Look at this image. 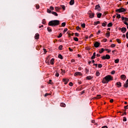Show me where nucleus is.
I'll return each instance as SVG.
<instances>
[{
    "label": "nucleus",
    "instance_id": "f257e3e1",
    "mask_svg": "<svg viewBox=\"0 0 128 128\" xmlns=\"http://www.w3.org/2000/svg\"><path fill=\"white\" fill-rule=\"evenodd\" d=\"M110 80H114V78L110 75H108L103 78L102 82V84H108Z\"/></svg>",
    "mask_w": 128,
    "mask_h": 128
},
{
    "label": "nucleus",
    "instance_id": "f03ea898",
    "mask_svg": "<svg viewBox=\"0 0 128 128\" xmlns=\"http://www.w3.org/2000/svg\"><path fill=\"white\" fill-rule=\"evenodd\" d=\"M60 24V21L58 20H54L50 21L48 24L51 26H58Z\"/></svg>",
    "mask_w": 128,
    "mask_h": 128
},
{
    "label": "nucleus",
    "instance_id": "7ed1b4c3",
    "mask_svg": "<svg viewBox=\"0 0 128 128\" xmlns=\"http://www.w3.org/2000/svg\"><path fill=\"white\" fill-rule=\"evenodd\" d=\"M126 12V9L123 8H121L116 10V12Z\"/></svg>",
    "mask_w": 128,
    "mask_h": 128
},
{
    "label": "nucleus",
    "instance_id": "20e7f679",
    "mask_svg": "<svg viewBox=\"0 0 128 128\" xmlns=\"http://www.w3.org/2000/svg\"><path fill=\"white\" fill-rule=\"evenodd\" d=\"M88 14L90 16L89 18H94V14L92 13L91 10H89Z\"/></svg>",
    "mask_w": 128,
    "mask_h": 128
},
{
    "label": "nucleus",
    "instance_id": "39448f33",
    "mask_svg": "<svg viewBox=\"0 0 128 128\" xmlns=\"http://www.w3.org/2000/svg\"><path fill=\"white\" fill-rule=\"evenodd\" d=\"M102 60H110V56L108 54H106V56H103L102 57Z\"/></svg>",
    "mask_w": 128,
    "mask_h": 128
},
{
    "label": "nucleus",
    "instance_id": "423d86ee",
    "mask_svg": "<svg viewBox=\"0 0 128 128\" xmlns=\"http://www.w3.org/2000/svg\"><path fill=\"white\" fill-rule=\"evenodd\" d=\"M95 10H98V12L102 10V8H100V4H98L95 6Z\"/></svg>",
    "mask_w": 128,
    "mask_h": 128
},
{
    "label": "nucleus",
    "instance_id": "0eeeda50",
    "mask_svg": "<svg viewBox=\"0 0 128 128\" xmlns=\"http://www.w3.org/2000/svg\"><path fill=\"white\" fill-rule=\"evenodd\" d=\"M100 46V42H96L94 43V46L95 48H98V46Z\"/></svg>",
    "mask_w": 128,
    "mask_h": 128
},
{
    "label": "nucleus",
    "instance_id": "6e6552de",
    "mask_svg": "<svg viewBox=\"0 0 128 128\" xmlns=\"http://www.w3.org/2000/svg\"><path fill=\"white\" fill-rule=\"evenodd\" d=\"M116 86H118V88H120L122 87V82H117L116 84Z\"/></svg>",
    "mask_w": 128,
    "mask_h": 128
},
{
    "label": "nucleus",
    "instance_id": "1a4fd4ad",
    "mask_svg": "<svg viewBox=\"0 0 128 128\" xmlns=\"http://www.w3.org/2000/svg\"><path fill=\"white\" fill-rule=\"evenodd\" d=\"M82 74L80 72H76L74 73V76H82Z\"/></svg>",
    "mask_w": 128,
    "mask_h": 128
},
{
    "label": "nucleus",
    "instance_id": "9d476101",
    "mask_svg": "<svg viewBox=\"0 0 128 128\" xmlns=\"http://www.w3.org/2000/svg\"><path fill=\"white\" fill-rule=\"evenodd\" d=\"M63 82H64V84H67L70 80L68 79H63Z\"/></svg>",
    "mask_w": 128,
    "mask_h": 128
},
{
    "label": "nucleus",
    "instance_id": "9b49d317",
    "mask_svg": "<svg viewBox=\"0 0 128 128\" xmlns=\"http://www.w3.org/2000/svg\"><path fill=\"white\" fill-rule=\"evenodd\" d=\"M122 32H123L124 34V32H126V28L123 27L122 28V30H121Z\"/></svg>",
    "mask_w": 128,
    "mask_h": 128
},
{
    "label": "nucleus",
    "instance_id": "f8f14e48",
    "mask_svg": "<svg viewBox=\"0 0 128 128\" xmlns=\"http://www.w3.org/2000/svg\"><path fill=\"white\" fill-rule=\"evenodd\" d=\"M35 40H38L40 38V34L38 33H36L35 35Z\"/></svg>",
    "mask_w": 128,
    "mask_h": 128
},
{
    "label": "nucleus",
    "instance_id": "ddd939ff",
    "mask_svg": "<svg viewBox=\"0 0 128 128\" xmlns=\"http://www.w3.org/2000/svg\"><path fill=\"white\" fill-rule=\"evenodd\" d=\"M120 78L122 80H126V76L124 74H122L120 76Z\"/></svg>",
    "mask_w": 128,
    "mask_h": 128
},
{
    "label": "nucleus",
    "instance_id": "4468645a",
    "mask_svg": "<svg viewBox=\"0 0 128 128\" xmlns=\"http://www.w3.org/2000/svg\"><path fill=\"white\" fill-rule=\"evenodd\" d=\"M70 6H74V0H70Z\"/></svg>",
    "mask_w": 128,
    "mask_h": 128
},
{
    "label": "nucleus",
    "instance_id": "2eb2a0df",
    "mask_svg": "<svg viewBox=\"0 0 128 128\" xmlns=\"http://www.w3.org/2000/svg\"><path fill=\"white\" fill-rule=\"evenodd\" d=\"M92 76H87L86 77V80H92Z\"/></svg>",
    "mask_w": 128,
    "mask_h": 128
},
{
    "label": "nucleus",
    "instance_id": "dca6fc26",
    "mask_svg": "<svg viewBox=\"0 0 128 128\" xmlns=\"http://www.w3.org/2000/svg\"><path fill=\"white\" fill-rule=\"evenodd\" d=\"M97 14V18H102V13H96Z\"/></svg>",
    "mask_w": 128,
    "mask_h": 128
},
{
    "label": "nucleus",
    "instance_id": "f3484780",
    "mask_svg": "<svg viewBox=\"0 0 128 128\" xmlns=\"http://www.w3.org/2000/svg\"><path fill=\"white\" fill-rule=\"evenodd\" d=\"M58 58H60V60H63L64 59V57H62V56L60 54H59L58 55Z\"/></svg>",
    "mask_w": 128,
    "mask_h": 128
},
{
    "label": "nucleus",
    "instance_id": "a211bd4d",
    "mask_svg": "<svg viewBox=\"0 0 128 128\" xmlns=\"http://www.w3.org/2000/svg\"><path fill=\"white\" fill-rule=\"evenodd\" d=\"M54 58H52L50 60V64H51L52 65L54 64Z\"/></svg>",
    "mask_w": 128,
    "mask_h": 128
},
{
    "label": "nucleus",
    "instance_id": "6ab92c4d",
    "mask_svg": "<svg viewBox=\"0 0 128 128\" xmlns=\"http://www.w3.org/2000/svg\"><path fill=\"white\" fill-rule=\"evenodd\" d=\"M60 8H62V10H66V6L64 5H61L60 7Z\"/></svg>",
    "mask_w": 128,
    "mask_h": 128
},
{
    "label": "nucleus",
    "instance_id": "aec40b11",
    "mask_svg": "<svg viewBox=\"0 0 128 128\" xmlns=\"http://www.w3.org/2000/svg\"><path fill=\"white\" fill-rule=\"evenodd\" d=\"M112 23L110 22L109 24H108V28H112Z\"/></svg>",
    "mask_w": 128,
    "mask_h": 128
},
{
    "label": "nucleus",
    "instance_id": "412c9836",
    "mask_svg": "<svg viewBox=\"0 0 128 128\" xmlns=\"http://www.w3.org/2000/svg\"><path fill=\"white\" fill-rule=\"evenodd\" d=\"M60 106H62L63 108H66V104L64 102H62L60 104Z\"/></svg>",
    "mask_w": 128,
    "mask_h": 128
},
{
    "label": "nucleus",
    "instance_id": "4be33fe9",
    "mask_svg": "<svg viewBox=\"0 0 128 128\" xmlns=\"http://www.w3.org/2000/svg\"><path fill=\"white\" fill-rule=\"evenodd\" d=\"M106 36H107L108 38L110 36V32L106 33Z\"/></svg>",
    "mask_w": 128,
    "mask_h": 128
},
{
    "label": "nucleus",
    "instance_id": "5701e85b",
    "mask_svg": "<svg viewBox=\"0 0 128 128\" xmlns=\"http://www.w3.org/2000/svg\"><path fill=\"white\" fill-rule=\"evenodd\" d=\"M107 24L106 22H104L102 23V26H106Z\"/></svg>",
    "mask_w": 128,
    "mask_h": 128
},
{
    "label": "nucleus",
    "instance_id": "b1692460",
    "mask_svg": "<svg viewBox=\"0 0 128 128\" xmlns=\"http://www.w3.org/2000/svg\"><path fill=\"white\" fill-rule=\"evenodd\" d=\"M52 14H54L56 16H58V14H56V12H52Z\"/></svg>",
    "mask_w": 128,
    "mask_h": 128
},
{
    "label": "nucleus",
    "instance_id": "393cba45",
    "mask_svg": "<svg viewBox=\"0 0 128 128\" xmlns=\"http://www.w3.org/2000/svg\"><path fill=\"white\" fill-rule=\"evenodd\" d=\"M100 24V21L94 22V26H96L97 24Z\"/></svg>",
    "mask_w": 128,
    "mask_h": 128
},
{
    "label": "nucleus",
    "instance_id": "a878e982",
    "mask_svg": "<svg viewBox=\"0 0 128 128\" xmlns=\"http://www.w3.org/2000/svg\"><path fill=\"white\" fill-rule=\"evenodd\" d=\"M115 64H118L120 62V59L118 58L114 60Z\"/></svg>",
    "mask_w": 128,
    "mask_h": 128
},
{
    "label": "nucleus",
    "instance_id": "bb28decb",
    "mask_svg": "<svg viewBox=\"0 0 128 128\" xmlns=\"http://www.w3.org/2000/svg\"><path fill=\"white\" fill-rule=\"evenodd\" d=\"M46 19H43L42 20V24H46Z\"/></svg>",
    "mask_w": 128,
    "mask_h": 128
},
{
    "label": "nucleus",
    "instance_id": "cd10ccee",
    "mask_svg": "<svg viewBox=\"0 0 128 128\" xmlns=\"http://www.w3.org/2000/svg\"><path fill=\"white\" fill-rule=\"evenodd\" d=\"M89 72H90V70H88V68H86L85 72H86V74H88Z\"/></svg>",
    "mask_w": 128,
    "mask_h": 128
},
{
    "label": "nucleus",
    "instance_id": "c85d7f7f",
    "mask_svg": "<svg viewBox=\"0 0 128 128\" xmlns=\"http://www.w3.org/2000/svg\"><path fill=\"white\" fill-rule=\"evenodd\" d=\"M116 40L117 42H118V44H122V42L120 41V39L118 38V39Z\"/></svg>",
    "mask_w": 128,
    "mask_h": 128
},
{
    "label": "nucleus",
    "instance_id": "c756f323",
    "mask_svg": "<svg viewBox=\"0 0 128 128\" xmlns=\"http://www.w3.org/2000/svg\"><path fill=\"white\" fill-rule=\"evenodd\" d=\"M104 52V48H102L101 49V51H99L100 54H102L103 52Z\"/></svg>",
    "mask_w": 128,
    "mask_h": 128
},
{
    "label": "nucleus",
    "instance_id": "7c9ffc66",
    "mask_svg": "<svg viewBox=\"0 0 128 128\" xmlns=\"http://www.w3.org/2000/svg\"><path fill=\"white\" fill-rule=\"evenodd\" d=\"M81 26H82L83 28H86V24L84 23L81 24Z\"/></svg>",
    "mask_w": 128,
    "mask_h": 128
},
{
    "label": "nucleus",
    "instance_id": "2f4dec72",
    "mask_svg": "<svg viewBox=\"0 0 128 128\" xmlns=\"http://www.w3.org/2000/svg\"><path fill=\"white\" fill-rule=\"evenodd\" d=\"M58 50H62V45H60V46H59V47H58Z\"/></svg>",
    "mask_w": 128,
    "mask_h": 128
},
{
    "label": "nucleus",
    "instance_id": "473e14b6",
    "mask_svg": "<svg viewBox=\"0 0 128 128\" xmlns=\"http://www.w3.org/2000/svg\"><path fill=\"white\" fill-rule=\"evenodd\" d=\"M116 15L117 16H116V18H120V14H116Z\"/></svg>",
    "mask_w": 128,
    "mask_h": 128
},
{
    "label": "nucleus",
    "instance_id": "72a5a7b5",
    "mask_svg": "<svg viewBox=\"0 0 128 128\" xmlns=\"http://www.w3.org/2000/svg\"><path fill=\"white\" fill-rule=\"evenodd\" d=\"M47 12H48V14H52V10L48 8L47 9Z\"/></svg>",
    "mask_w": 128,
    "mask_h": 128
},
{
    "label": "nucleus",
    "instance_id": "f704fd0d",
    "mask_svg": "<svg viewBox=\"0 0 128 128\" xmlns=\"http://www.w3.org/2000/svg\"><path fill=\"white\" fill-rule=\"evenodd\" d=\"M74 40H75V42H78V38L76 37H74Z\"/></svg>",
    "mask_w": 128,
    "mask_h": 128
},
{
    "label": "nucleus",
    "instance_id": "c9c22d12",
    "mask_svg": "<svg viewBox=\"0 0 128 128\" xmlns=\"http://www.w3.org/2000/svg\"><path fill=\"white\" fill-rule=\"evenodd\" d=\"M48 30L49 32H52V29L48 27Z\"/></svg>",
    "mask_w": 128,
    "mask_h": 128
},
{
    "label": "nucleus",
    "instance_id": "e433bc0d",
    "mask_svg": "<svg viewBox=\"0 0 128 128\" xmlns=\"http://www.w3.org/2000/svg\"><path fill=\"white\" fill-rule=\"evenodd\" d=\"M62 34L60 33L59 36H58V38H62Z\"/></svg>",
    "mask_w": 128,
    "mask_h": 128
},
{
    "label": "nucleus",
    "instance_id": "4c0bfd02",
    "mask_svg": "<svg viewBox=\"0 0 128 128\" xmlns=\"http://www.w3.org/2000/svg\"><path fill=\"white\" fill-rule=\"evenodd\" d=\"M36 8L37 10H38V8H40V5L36 4Z\"/></svg>",
    "mask_w": 128,
    "mask_h": 128
},
{
    "label": "nucleus",
    "instance_id": "58836bf2",
    "mask_svg": "<svg viewBox=\"0 0 128 128\" xmlns=\"http://www.w3.org/2000/svg\"><path fill=\"white\" fill-rule=\"evenodd\" d=\"M55 76H56L57 78H58V76H60V74H58V72H56L55 74Z\"/></svg>",
    "mask_w": 128,
    "mask_h": 128
},
{
    "label": "nucleus",
    "instance_id": "ea45409f",
    "mask_svg": "<svg viewBox=\"0 0 128 128\" xmlns=\"http://www.w3.org/2000/svg\"><path fill=\"white\" fill-rule=\"evenodd\" d=\"M124 88H128V84H127L126 83L124 84Z\"/></svg>",
    "mask_w": 128,
    "mask_h": 128
},
{
    "label": "nucleus",
    "instance_id": "a19ab883",
    "mask_svg": "<svg viewBox=\"0 0 128 128\" xmlns=\"http://www.w3.org/2000/svg\"><path fill=\"white\" fill-rule=\"evenodd\" d=\"M96 76H99L100 74V72H98V71H97V72H96Z\"/></svg>",
    "mask_w": 128,
    "mask_h": 128
},
{
    "label": "nucleus",
    "instance_id": "79ce46f5",
    "mask_svg": "<svg viewBox=\"0 0 128 128\" xmlns=\"http://www.w3.org/2000/svg\"><path fill=\"white\" fill-rule=\"evenodd\" d=\"M98 68H102V64H98Z\"/></svg>",
    "mask_w": 128,
    "mask_h": 128
},
{
    "label": "nucleus",
    "instance_id": "37998d69",
    "mask_svg": "<svg viewBox=\"0 0 128 128\" xmlns=\"http://www.w3.org/2000/svg\"><path fill=\"white\" fill-rule=\"evenodd\" d=\"M50 10H54V8L53 6H50Z\"/></svg>",
    "mask_w": 128,
    "mask_h": 128
},
{
    "label": "nucleus",
    "instance_id": "c03bdc74",
    "mask_svg": "<svg viewBox=\"0 0 128 128\" xmlns=\"http://www.w3.org/2000/svg\"><path fill=\"white\" fill-rule=\"evenodd\" d=\"M124 108L125 110L124 112H126V110H128V105L124 106Z\"/></svg>",
    "mask_w": 128,
    "mask_h": 128
},
{
    "label": "nucleus",
    "instance_id": "a18cd8bd",
    "mask_svg": "<svg viewBox=\"0 0 128 128\" xmlns=\"http://www.w3.org/2000/svg\"><path fill=\"white\" fill-rule=\"evenodd\" d=\"M105 50H106V52H111V50H109V49H105Z\"/></svg>",
    "mask_w": 128,
    "mask_h": 128
},
{
    "label": "nucleus",
    "instance_id": "49530a36",
    "mask_svg": "<svg viewBox=\"0 0 128 128\" xmlns=\"http://www.w3.org/2000/svg\"><path fill=\"white\" fill-rule=\"evenodd\" d=\"M69 86H74V84H72V82H70L69 83Z\"/></svg>",
    "mask_w": 128,
    "mask_h": 128
},
{
    "label": "nucleus",
    "instance_id": "de8ad7c7",
    "mask_svg": "<svg viewBox=\"0 0 128 128\" xmlns=\"http://www.w3.org/2000/svg\"><path fill=\"white\" fill-rule=\"evenodd\" d=\"M66 22H62V26H63V27H64L65 26H66Z\"/></svg>",
    "mask_w": 128,
    "mask_h": 128
},
{
    "label": "nucleus",
    "instance_id": "09e8293b",
    "mask_svg": "<svg viewBox=\"0 0 128 128\" xmlns=\"http://www.w3.org/2000/svg\"><path fill=\"white\" fill-rule=\"evenodd\" d=\"M123 122H126V117L123 118Z\"/></svg>",
    "mask_w": 128,
    "mask_h": 128
},
{
    "label": "nucleus",
    "instance_id": "8fccbe9b",
    "mask_svg": "<svg viewBox=\"0 0 128 128\" xmlns=\"http://www.w3.org/2000/svg\"><path fill=\"white\" fill-rule=\"evenodd\" d=\"M111 48H114L116 46V44H112L110 45Z\"/></svg>",
    "mask_w": 128,
    "mask_h": 128
},
{
    "label": "nucleus",
    "instance_id": "3c124183",
    "mask_svg": "<svg viewBox=\"0 0 128 128\" xmlns=\"http://www.w3.org/2000/svg\"><path fill=\"white\" fill-rule=\"evenodd\" d=\"M94 58H96V56L92 55V56L91 57V60H94Z\"/></svg>",
    "mask_w": 128,
    "mask_h": 128
},
{
    "label": "nucleus",
    "instance_id": "603ef678",
    "mask_svg": "<svg viewBox=\"0 0 128 128\" xmlns=\"http://www.w3.org/2000/svg\"><path fill=\"white\" fill-rule=\"evenodd\" d=\"M112 74H116V71L115 70H112L111 72Z\"/></svg>",
    "mask_w": 128,
    "mask_h": 128
},
{
    "label": "nucleus",
    "instance_id": "864d4df0",
    "mask_svg": "<svg viewBox=\"0 0 128 128\" xmlns=\"http://www.w3.org/2000/svg\"><path fill=\"white\" fill-rule=\"evenodd\" d=\"M50 94H48V93H46L45 94H44V96H50Z\"/></svg>",
    "mask_w": 128,
    "mask_h": 128
},
{
    "label": "nucleus",
    "instance_id": "5fc2aeb1",
    "mask_svg": "<svg viewBox=\"0 0 128 128\" xmlns=\"http://www.w3.org/2000/svg\"><path fill=\"white\" fill-rule=\"evenodd\" d=\"M96 98H100V95H97Z\"/></svg>",
    "mask_w": 128,
    "mask_h": 128
},
{
    "label": "nucleus",
    "instance_id": "6e6d98bb",
    "mask_svg": "<svg viewBox=\"0 0 128 128\" xmlns=\"http://www.w3.org/2000/svg\"><path fill=\"white\" fill-rule=\"evenodd\" d=\"M67 31H68V28H65L64 30V32H66Z\"/></svg>",
    "mask_w": 128,
    "mask_h": 128
},
{
    "label": "nucleus",
    "instance_id": "4d7b16f0",
    "mask_svg": "<svg viewBox=\"0 0 128 128\" xmlns=\"http://www.w3.org/2000/svg\"><path fill=\"white\" fill-rule=\"evenodd\" d=\"M86 50H90V48H89L88 46H87V47H86Z\"/></svg>",
    "mask_w": 128,
    "mask_h": 128
},
{
    "label": "nucleus",
    "instance_id": "13d9d810",
    "mask_svg": "<svg viewBox=\"0 0 128 128\" xmlns=\"http://www.w3.org/2000/svg\"><path fill=\"white\" fill-rule=\"evenodd\" d=\"M76 30H80V26H78L76 27Z\"/></svg>",
    "mask_w": 128,
    "mask_h": 128
},
{
    "label": "nucleus",
    "instance_id": "bf43d9fd",
    "mask_svg": "<svg viewBox=\"0 0 128 128\" xmlns=\"http://www.w3.org/2000/svg\"><path fill=\"white\" fill-rule=\"evenodd\" d=\"M56 10H58L60 8H58V7H56L55 8Z\"/></svg>",
    "mask_w": 128,
    "mask_h": 128
},
{
    "label": "nucleus",
    "instance_id": "052dcab7",
    "mask_svg": "<svg viewBox=\"0 0 128 128\" xmlns=\"http://www.w3.org/2000/svg\"><path fill=\"white\" fill-rule=\"evenodd\" d=\"M75 36H80V34H78V33H75Z\"/></svg>",
    "mask_w": 128,
    "mask_h": 128
},
{
    "label": "nucleus",
    "instance_id": "680f3d73",
    "mask_svg": "<svg viewBox=\"0 0 128 128\" xmlns=\"http://www.w3.org/2000/svg\"><path fill=\"white\" fill-rule=\"evenodd\" d=\"M68 50H70V52H72V50H72V48H68Z\"/></svg>",
    "mask_w": 128,
    "mask_h": 128
},
{
    "label": "nucleus",
    "instance_id": "e2e57ef3",
    "mask_svg": "<svg viewBox=\"0 0 128 128\" xmlns=\"http://www.w3.org/2000/svg\"><path fill=\"white\" fill-rule=\"evenodd\" d=\"M100 30H98V32L96 33V34L98 35L100 34Z\"/></svg>",
    "mask_w": 128,
    "mask_h": 128
},
{
    "label": "nucleus",
    "instance_id": "0e129e2a",
    "mask_svg": "<svg viewBox=\"0 0 128 128\" xmlns=\"http://www.w3.org/2000/svg\"><path fill=\"white\" fill-rule=\"evenodd\" d=\"M76 62V60H74V59H72V60H71V62Z\"/></svg>",
    "mask_w": 128,
    "mask_h": 128
},
{
    "label": "nucleus",
    "instance_id": "69168bd1",
    "mask_svg": "<svg viewBox=\"0 0 128 128\" xmlns=\"http://www.w3.org/2000/svg\"><path fill=\"white\" fill-rule=\"evenodd\" d=\"M102 128H108V126H102Z\"/></svg>",
    "mask_w": 128,
    "mask_h": 128
},
{
    "label": "nucleus",
    "instance_id": "338daca9",
    "mask_svg": "<svg viewBox=\"0 0 128 128\" xmlns=\"http://www.w3.org/2000/svg\"><path fill=\"white\" fill-rule=\"evenodd\" d=\"M124 24H126V26H128V22H124Z\"/></svg>",
    "mask_w": 128,
    "mask_h": 128
},
{
    "label": "nucleus",
    "instance_id": "774afa93",
    "mask_svg": "<svg viewBox=\"0 0 128 128\" xmlns=\"http://www.w3.org/2000/svg\"><path fill=\"white\" fill-rule=\"evenodd\" d=\"M125 22H128V18H125Z\"/></svg>",
    "mask_w": 128,
    "mask_h": 128
}]
</instances>
